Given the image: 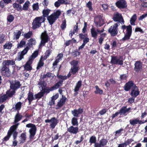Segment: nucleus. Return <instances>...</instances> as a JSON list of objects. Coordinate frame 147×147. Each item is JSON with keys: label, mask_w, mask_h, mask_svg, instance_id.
<instances>
[{"label": "nucleus", "mask_w": 147, "mask_h": 147, "mask_svg": "<svg viewBox=\"0 0 147 147\" xmlns=\"http://www.w3.org/2000/svg\"><path fill=\"white\" fill-rule=\"evenodd\" d=\"M61 11L59 10H57L56 11L47 17V20L50 25H52L58 19L61 15Z\"/></svg>", "instance_id": "1"}, {"label": "nucleus", "mask_w": 147, "mask_h": 147, "mask_svg": "<svg viewBox=\"0 0 147 147\" xmlns=\"http://www.w3.org/2000/svg\"><path fill=\"white\" fill-rule=\"evenodd\" d=\"M125 28H126V33L122 39V40L124 41L128 40L130 38L132 33V27L131 26L129 25L126 26L124 25L122 26V29L124 30Z\"/></svg>", "instance_id": "2"}, {"label": "nucleus", "mask_w": 147, "mask_h": 147, "mask_svg": "<svg viewBox=\"0 0 147 147\" xmlns=\"http://www.w3.org/2000/svg\"><path fill=\"white\" fill-rule=\"evenodd\" d=\"M45 19L42 17H36L33 20L32 24V28L35 30L40 27L41 25V23L45 22Z\"/></svg>", "instance_id": "3"}, {"label": "nucleus", "mask_w": 147, "mask_h": 147, "mask_svg": "<svg viewBox=\"0 0 147 147\" xmlns=\"http://www.w3.org/2000/svg\"><path fill=\"white\" fill-rule=\"evenodd\" d=\"M40 39L41 40L39 45L40 47L45 46L46 43L50 41V39L46 31L42 33Z\"/></svg>", "instance_id": "4"}, {"label": "nucleus", "mask_w": 147, "mask_h": 147, "mask_svg": "<svg viewBox=\"0 0 147 147\" xmlns=\"http://www.w3.org/2000/svg\"><path fill=\"white\" fill-rule=\"evenodd\" d=\"M26 127L28 128H30L29 132L30 134L29 138L30 139H33L36 135L37 128L35 125L29 123L27 124L26 125Z\"/></svg>", "instance_id": "5"}, {"label": "nucleus", "mask_w": 147, "mask_h": 147, "mask_svg": "<svg viewBox=\"0 0 147 147\" xmlns=\"http://www.w3.org/2000/svg\"><path fill=\"white\" fill-rule=\"evenodd\" d=\"M120 25L119 23H116L111 26L108 30V32L111 36H115L118 33V26Z\"/></svg>", "instance_id": "6"}, {"label": "nucleus", "mask_w": 147, "mask_h": 147, "mask_svg": "<svg viewBox=\"0 0 147 147\" xmlns=\"http://www.w3.org/2000/svg\"><path fill=\"white\" fill-rule=\"evenodd\" d=\"M78 61L73 60L70 62V64L72 65L71 68L70 72L73 75L75 74L78 73L79 70V67L78 65Z\"/></svg>", "instance_id": "7"}, {"label": "nucleus", "mask_w": 147, "mask_h": 147, "mask_svg": "<svg viewBox=\"0 0 147 147\" xmlns=\"http://www.w3.org/2000/svg\"><path fill=\"white\" fill-rule=\"evenodd\" d=\"M122 57H123L122 56H120L119 58L118 59L117 57V56H112L110 63L113 64H119L122 65L123 64Z\"/></svg>", "instance_id": "8"}, {"label": "nucleus", "mask_w": 147, "mask_h": 147, "mask_svg": "<svg viewBox=\"0 0 147 147\" xmlns=\"http://www.w3.org/2000/svg\"><path fill=\"white\" fill-rule=\"evenodd\" d=\"M21 86L20 82L18 80H13L10 82V88L11 89L16 91L20 88Z\"/></svg>", "instance_id": "9"}, {"label": "nucleus", "mask_w": 147, "mask_h": 147, "mask_svg": "<svg viewBox=\"0 0 147 147\" xmlns=\"http://www.w3.org/2000/svg\"><path fill=\"white\" fill-rule=\"evenodd\" d=\"M112 19L115 22H118L122 24H124L125 22L121 14L117 12L113 14Z\"/></svg>", "instance_id": "10"}, {"label": "nucleus", "mask_w": 147, "mask_h": 147, "mask_svg": "<svg viewBox=\"0 0 147 147\" xmlns=\"http://www.w3.org/2000/svg\"><path fill=\"white\" fill-rule=\"evenodd\" d=\"M94 22L97 27H100L104 24L102 16L101 15H98L95 17Z\"/></svg>", "instance_id": "11"}, {"label": "nucleus", "mask_w": 147, "mask_h": 147, "mask_svg": "<svg viewBox=\"0 0 147 147\" xmlns=\"http://www.w3.org/2000/svg\"><path fill=\"white\" fill-rule=\"evenodd\" d=\"M136 85L134 83V82L132 80L129 81L125 84L123 88L125 91H128L130 89L132 90V88L136 86Z\"/></svg>", "instance_id": "12"}, {"label": "nucleus", "mask_w": 147, "mask_h": 147, "mask_svg": "<svg viewBox=\"0 0 147 147\" xmlns=\"http://www.w3.org/2000/svg\"><path fill=\"white\" fill-rule=\"evenodd\" d=\"M1 72L2 75L5 77H9L11 74L9 67L2 66L1 70Z\"/></svg>", "instance_id": "13"}, {"label": "nucleus", "mask_w": 147, "mask_h": 147, "mask_svg": "<svg viewBox=\"0 0 147 147\" xmlns=\"http://www.w3.org/2000/svg\"><path fill=\"white\" fill-rule=\"evenodd\" d=\"M115 5L120 9L125 8L127 6V2L125 0H119L115 3Z\"/></svg>", "instance_id": "14"}, {"label": "nucleus", "mask_w": 147, "mask_h": 147, "mask_svg": "<svg viewBox=\"0 0 147 147\" xmlns=\"http://www.w3.org/2000/svg\"><path fill=\"white\" fill-rule=\"evenodd\" d=\"M134 70L136 72H141L142 69V64L140 61H136L134 64Z\"/></svg>", "instance_id": "15"}, {"label": "nucleus", "mask_w": 147, "mask_h": 147, "mask_svg": "<svg viewBox=\"0 0 147 147\" xmlns=\"http://www.w3.org/2000/svg\"><path fill=\"white\" fill-rule=\"evenodd\" d=\"M57 77L58 78L60 79L57 83L55 84L58 88L62 86L63 84V81L67 79V78L66 76H63L61 75H58L57 76Z\"/></svg>", "instance_id": "16"}, {"label": "nucleus", "mask_w": 147, "mask_h": 147, "mask_svg": "<svg viewBox=\"0 0 147 147\" xmlns=\"http://www.w3.org/2000/svg\"><path fill=\"white\" fill-rule=\"evenodd\" d=\"M66 100L67 98L64 95H62L61 98L59 101L56 105V109H59L65 104Z\"/></svg>", "instance_id": "17"}, {"label": "nucleus", "mask_w": 147, "mask_h": 147, "mask_svg": "<svg viewBox=\"0 0 147 147\" xmlns=\"http://www.w3.org/2000/svg\"><path fill=\"white\" fill-rule=\"evenodd\" d=\"M57 89H58V88L55 84L53 86H52L50 88L48 87H46L45 88H42V92L44 95L46 93L48 94L51 91H52L54 90Z\"/></svg>", "instance_id": "18"}, {"label": "nucleus", "mask_w": 147, "mask_h": 147, "mask_svg": "<svg viewBox=\"0 0 147 147\" xmlns=\"http://www.w3.org/2000/svg\"><path fill=\"white\" fill-rule=\"evenodd\" d=\"M108 141L107 139L104 138L101 139L99 142H97L94 144V147H103L107 145Z\"/></svg>", "instance_id": "19"}, {"label": "nucleus", "mask_w": 147, "mask_h": 147, "mask_svg": "<svg viewBox=\"0 0 147 147\" xmlns=\"http://www.w3.org/2000/svg\"><path fill=\"white\" fill-rule=\"evenodd\" d=\"M140 91L139 90L138 88L136 86L132 88L130 95L134 97H136L140 94Z\"/></svg>", "instance_id": "20"}, {"label": "nucleus", "mask_w": 147, "mask_h": 147, "mask_svg": "<svg viewBox=\"0 0 147 147\" xmlns=\"http://www.w3.org/2000/svg\"><path fill=\"white\" fill-rule=\"evenodd\" d=\"M17 129L13 125L11 126L9 129L8 132H9L11 133V134H13V138L15 139L16 137H17L18 134V132L16 130Z\"/></svg>", "instance_id": "21"}, {"label": "nucleus", "mask_w": 147, "mask_h": 147, "mask_svg": "<svg viewBox=\"0 0 147 147\" xmlns=\"http://www.w3.org/2000/svg\"><path fill=\"white\" fill-rule=\"evenodd\" d=\"M83 112V109L81 107H80L78 109H75L71 111V113L75 117H78L79 114H81Z\"/></svg>", "instance_id": "22"}, {"label": "nucleus", "mask_w": 147, "mask_h": 147, "mask_svg": "<svg viewBox=\"0 0 147 147\" xmlns=\"http://www.w3.org/2000/svg\"><path fill=\"white\" fill-rule=\"evenodd\" d=\"M74 126H70L67 128V131L71 134H76L78 131V128L77 126L74 127Z\"/></svg>", "instance_id": "23"}, {"label": "nucleus", "mask_w": 147, "mask_h": 147, "mask_svg": "<svg viewBox=\"0 0 147 147\" xmlns=\"http://www.w3.org/2000/svg\"><path fill=\"white\" fill-rule=\"evenodd\" d=\"M32 63V62L28 60L26 64L24 65V69L28 71L31 70L32 69L31 65Z\"/></svg>", "instance_id": "24"}, {"label": "nucleus", "mask_w": 147, "mask_h": 147, "mask_svg": "<svg viewBox=\"0 0 147 147\" xmlns=\"http://www.w3.org/2000/svg\"><path fill=\"white\" fill-rule=\"evenodd\" d=\"M51 123L50 124V126L51 128L53 129L58 123V120L55 117H53L51 118Z\"/></svg>", "instance_id": "25"}, {"label": "nucleus", "mask_w": 147, "mask_h": 147, "mask_svg": "<svg viewBox=\"0 0 147 147\" xmlns=\"http://www.w3.org/2000/svg\"><path fill=\"white\" fill-rule=\"evenodd\" d=\"M28 97L26 100L27 99L28 100L29 104H31L33 100L35 98L34 97V94L33 93L29 91L28 94Z\"/></svg>", "instance_id": "26"}, {"label": "nucleus", "mask_w": 147, "mask_h": 147, "mask_svg": "<svg viewBox=\"0 0 147 147\" xmlns=\"http://www.w3.org/2000/svg\"><path fill=\"white\" fill-rule=\"evenodd\" d=\"M51 11V10L49 9H44L42 11V16H40L42 18H44L45 19V21L46 20L45 17H47L48 16V15Z\"/></svg>", "instance_id": "27"}, {"label": "nucleus", "mask_w": 147, "mask_h": 147, "mask_svg": "<svg viewBox=\"0 0 147 147\" xmlns=\"http://www.w3.org/2000/svg\"><path fill=\"white\" fill-rule=\"evenodd\" d=\"M90 32L92 37L94 38H96L98 34L97 29L96 30L94 28L92 27L90 30Z\"/></svg>", "instance_id": "28"}, {"label": "nucleus", "mask_w": 147, "mask_h": 147, "mask_svg": "<svg viewBox=\"0 0 147 147\" xmlns=\"http://www.w3.org/2000/svg\"><path fill=\"white\" fill-rule=\"evenodd\" d=\"M22 115L20 114L18 112L15 116L13 123H16L22 119Z\"/></svg>", "instance_id": "29"}, {"label": "nucleus", "mask_w": 147, "mask_h": 147, "mask_svg": "<svg viewBox=\"0 0 147 147\" xmlns=\"http://www.w3.org/2000/svg\"><path fill=\"white\" fill-rule=\"evenodd\" d=\"M38 51H34L32 55L29 57L28 60L33 62V60L38 56Z\"/></svg>", "instance_id": "30"}, {"label": "nucleus", "mask_w": 147, "mask_h": 147, "mask_svg": "<svg viewBox=\"0 0 147 147\" xmlns=\"http://www.w3.org/2000/svg\"><path fill=\"white\" fill-rule=\"evenodd\" d=\"M42 59L43 57L41 56L37 65V66L36 68L37 70L39 69L44 65V63L43 62V61L42 60Z\"/></svg>", "instance_id": "31"}, {"label": "nucleus", "mask_w": 147, "mask_h": 147, "mask_svg": "<svg viewBox=\"0 0 147 147\" xmlns=\"http://www.w3.org/2000/svg\"><path fill=\"white\" fill-rule=\"evenodd\" d=\"M16 93V91L13 90L11 91L10 89L7 90L6 92V94H7L8 98H11L13 97V95Z\"/></svg>", "instance_id": "32"}, {"label": "nucleus", "mask_w": 147, "mask_h": 147, "mask_svg": "<svg viewBox=\"0 0 147 147\" xmlns=\"http://www.w3.org/2000/svg\"><path fill=\"white\" fill-rule=\"evenodd\" d=\"M20 143H23L25 142L26 138V133H22L20 137Z\"/></svg>", "instance_id": "33"}, {"label": "nucleus", "mask_w": 147, "mask_h": 147, "mask_svg": "<svg viewBox=\"0 0 147 147\" xmlns=\"http://www.w3.org/2000/svg\"><path fill=\"white\" fill-rule=\"evenodd\" d=\"M137 16L136 14H134L131 17L130 21L131 24L132 25H135V22L137 19Z\"/></svg>", "instance_id": "34"}, {"label": "nucleus", "mask_w": 147, "mask_h": 147, "mask_svg": "<svg viewBox=\"0 0 147 147\" xmlns=\"http://www.w3.org/2000/svg\"><path fill=\"white\" fill-rule=\"evenodd\" d=\"M82 81L81 80L78 81L76 84L74 89L76 91H79L80 89L82 86Z\"/></svg>", "instance_id": "35"}, {"label": "nucleus", "mask_w": 147, "mask_h": 147, "mask_svg": "<svg viewBox=\"0 0 147 147\" xmlns=\"http://www.w3.org/2000/svg\"><path fill=\"white\" fill-rule=\"evenodd\" d=\"M13 6L14 8H16L18 11H22V10L21 5L16 3L13 4Z\"/></svg>", "instance_id": "36"}, {"label": "nucleus", "mask_w": 147, "mask_h": 147, "mask_svg": "<svg viewBox=\"0 0 147 147\" xmlns=\"http://www.w3.org/2000/svg\"><path fill=\"white\" fill-rule=\"evenodd\" d=\"M89 142L90 143V144H95L96 142V136H92L90 138Z\"/></svg>", "instance_id": "37"}, {"label": "nucleus", "mask_w": 147, "mask_h": 147, "mask_svg": "<svg viewBox=\"0 0 147 147\" xmlns=\"http://www.w3.org/2000/svg\"><path fill=\"white\" fill-rule=\"evenodd\" d=\"M12 46V43L10 42H6L5 43V44L3 45V48L4 49H11Z\"/></svg>", "instance_id": "38"}, {"label": "nucleus", "mask_w": 147, "mask_h": 147, "mask_svg": "<svg viewBox=\"0 0 147 147\" xmlns=\"http://www.w3.org/2000/svg\"><path fill=\"white\" fill-rule=\"evenodd\" d=\"M30 4L29 1L28 0L23 5V8H22V10L25 11H27L28 10L29 7V4Z\"/></svg>", "instance_id": "39"}, {"label": "nucleus", "mask_w": 147, "mask_h": 147, "mask_svg": "<svg viewBox=\"0 0 147 147\" xmlns=\"http://www.w3.org/2000/svg\"><path fill=\"white\" fill-rule=\"evenodd\" d=\"M33 35L32 31H29L28 32L25 33L24 34V36L25 38L29 39Z\"/></svg>", "instance_id": "40"}, {"label": "nucleus", "mask_w": 147, "mask_h": 147, "mask_svg": "<svg viewBox=\"0 0 147 147\" xmlns=\"http://www.w3.org/2000/svg\"><path fill=\"white\" fill-rule=\"evenodd\" d=\"M78 119L75 117L72 118L71 120V123L73 126H78Z\"/></svg>", "instance_id": "41"}, {"label": "nucleus", "mask_w": 147, "mask_h": 147, "mask_svg": "<svg viewBox=\"0 0 147 147\" xmlns=\"http://www.w3.org/2000/svg\"><path fill=\"white\" fill-rule=\"evenodd\" d=\"M138 118L130 119L129 121L130 124L132 126L138 124Z\"/></svg>", "instance_id": "42"}, {"label": "nucleus", "mask_w": 147, "mask_h": 147, "mask_svg": "<svg viewBox=\"0 0 147 147\" xmlns=\"http://www.w3.org/2000/svg\"><path fill=\"white\" fill-rule=\"evenodd\" d=\"M8 98L7 94H3V95L0 96V103H2L5 102Z\"/></svg>", "instance_id": "43"}, {"label": "nucleus", "mask_w": 147, "mask_h": 147, "mask_svg": "<svg viewBox=\"0 0 147 147\" xmlns=\"http://www.w3.org/2000/svg\"><path fill=\"white\" fill-rule=\"evenodd\" d=\"M96 90L94 91V92L96 94H102L103 93V91L102 90L100 89L99 88L98 86H95Z\"/></svg>", "instance_id": "44"}, {"label": "nucleus", "mask_w": 147, "mask_h": 147, "mask_svg": "<svg viewBox=\"0 0 147 147\" xmlns=\"http://www.w3.org/2000/svg\"><path fill=\"white\" fill-rule=\"evenodd\" d=\"M124 130L123 129L121 128L120 129L116 131L115 132V138H117L118 136H120L121 134V131Z\"/></svg>", "instance_id": "45"}, {"label": "nucleus", "mask_w": 147, "mask_h": 147, "mask_svg": "<svg viewBox=\"0 0 147 147\" xmlns=\"http://www.w3.org/2000/svg\"><path fill=\"white\" fill-rule=\"evenodd\" d=\"M22 103L21 102H18L15 105V108L16 110L19 111L22 107Z\"/></svg>", "instance_id": "46"}, {"label": "nucleus", "mask_w": 147, "mask_h": 147, "mask_svg": "<svg viewBox=\"0 0 147 147\" xmlns=\"http://www.w3.org/2000/svg\"><path fill=\"white\" fill-rule=\"evenodd\" d=\"M126 108V106L123 107L121 108L119 111V114L120 115H124L127 113Z\"/></svg>", "instance_id": "47"}, {"label": "nucleus", "mask_w": 147, "mask_h": 147, "mask_svg": "<svg viewBox=\"0 0 147 147\" xmlns=\"http://www.w3.org/2000/svg\"><path fill=\"white\" fill-rule=\"evenodd\" d=\"M44 95V94L42 91H40L38 92L37 94H35L34 98L35 99L38 98H41Z\"/></svg>", "instance_id": "48"}, {"label": "nucleus", "mask_w": 147, "mask_h": 147, "mask_svg": "<svg viewBox=\"0 0 147 147\" xmlns=\"http://www.w3.org/2000/svg\"><path fill=\"white\" fill-rule=\"evenodd\" d=\"M92 3L91 1H89L86 4V7L88 8V10L90 11H92L93 10V8L92 7Z\"/></svg>", "instance_id": "49"}, {"label": "nucleus", "mask_w": 147, "mask_h": 147, "mask_svg": "<svg viewBox=\"0 0 147 147\" xmlns=\"http://www.w3.org/2000/svg\"><path fill=\"white\" fill-rule=\"evenodd\" d=\"M51 77H53V74L50 72H47L46 74L43 75V76L42 77V78L44 79L47 77L50 78Z\"/></svg>", "instance_id": "50"}, {"label": "nucleus", "mask_w": 147, "mask_h": 147, "mask_svg": "<svg viewBox=\"0 0 147 147\" xmlns=\"http://www.w3.org/2000/svg\"><path fill=\"white\" fill-rule=\"evenodd\" d=\"M14 18V17L13 15L11 14L7 16V21L9 23H11L13 20Z\"/></svg>", "instance_id": "51"}, {"label": "nucleus", "mask_w": 147, "mask_h": 147, "mask_svg": "<svg viewBox=\"0 0 147 147\" xmlns=\"http://www.w3.org/2000/svg\"><path fill=\"white\" fill-rule=\"evenodd\" d=\"M26 41L24 40H21L19 43H18L17 45V48H21L23 47V46L26 44Z\"/></svg>", "instance_id": "52"}, {"label": "nucleus", "mask_w": 147, "mask_h": 147, "mask_svg": "<svg viewBox=\"0 0 147 147\" xmlns=\"http://www.w3.org/2000/svg\"><path fill=\"white\" fill-rule=\"evenodd\" d=\"M33 10L34 11H37L39 9L38 3V2L34 4L32 6Z\"/></svg>", "instance_id": "53"}, {"label": "nucleus", "mask_w": 147, "mask_h": 147, "mask_svg": "<svg viewBox=\"0 0 147 147\" xmlns=\"http://www.w3.org/2000/svg\"><path fill=\"white\" fill-rule=\"evenodd\" d=\"M11 135V133L10 132H8L7 135L2 139L3 141H8Z\"/></svg>", "instance_id": "54"}, {"label": "nucleus", "mask_w": 147, "mask_h": 147, "mask_svg": "<svg viewBox=\"0 0 147 147\" xmlns=\"http://www.w3.org/2000/svg\"><path fill=\"white\" fill-rule=\"evenodd\" d=\"M59 137H61V138L62 137V136L61 135H59V133H58L55 135L54 137H52V139L51 142H53L54 140H57L59 138Z\"/></svg>", "instance_id": "55"}, {"label": "nucleus", "mask_w": 147, "mask_h": 147, "mask_svg": "<svg viewBox=\"0 0 147 147\" xmlns=\"http://www.w3.org/2000/svg\"><path fill=\"white\" fill-rule=\"evenodd\" d=\"M79 38L81 40H83L87 37L88 36V34L87 33L85 34L83 33H80L79 34Z\"/></svg>", "instance_id": "56"}, {"label": "nucleus", "mask_w": 147, "mask_h": 147, "mask_svg": "<svg viewBox=\"0 0 147 147\" xmlns=\"http://www.w3.org/2000/svg\"><path fill=\"white\" fill-rule=\"evenodd\" d=\"M66 21L65 20L62 21V23L61 24V28L62 30H64V29L66 27Z\"/></svg>", "instance_id": "57"}, {"label": "nucleus", "mask_w": 147, "mask_h": 147, "mask_svg": "<svg viewBox=\"0 0 147 147\" xmlns=\"http://www.w3.org/2000/svg\"><path fill=\"white\" fill-rule=\"evenodd\" d=\"M38 84L41 86L42 88H43L44 87H46L47 84L45 83V81L43 80L40 81Z\"/></svg>", "instance_id": "58"}, {"label": "nucleus", "mask_w": 147, "mask_h": 147, "mask_svg": "<svg viewBox=\"0 0 147 147\" xmlns=\"http://www.w3.org/2000/svg\"><path fill=\"white\" fill-rule=\"evenodd\" d=\"M78 22L76 23V25H75L74 27L73 31L77 33L79 30L78 28Z\"/></svg>", "instance_id": "59"}, {"label": "nucleus", "mask_w": 147, "mask_h": 147, "mask_svg": "<svg viewBox=\"0 0 147 147\" xmlns=\"http://www.w3.org/2000/svg\"><path fill=\"white\" fill-rule=\"evenodd\" d=\"M5 36L2 34L0 35V43L2 44L3 43L5 40Z\"/></svg>", "instance_id": "60"}, {"label": "nucleus", "mask_w": 147, "mask_h": 147, "mask_svg": "<svg viewBox=\"0 0 147 147\" xmlns=\"http://www.w3.org/2000/svg\"><path fill=\"white\" fill-rule=\"evenodd\" d=\"M9 60H5L3 61V62L2 63V66L9 67Z\"/></svg>", "instance_id": "61"}, {"label": "nucleus", "mask_w": 147, "mask_h": 147, "mask_svg": "<svg viewBox=\"0 0 147 147\" xmlns=\"http://www.w3.org/2000/svg\"><path fill=\"white\" fill-rule=\"evenodd\" d=\"M146 122H147V118L146 119V120H140L138 118V124L140 125H141L142 124H144Z\"/></svg>", "instance_id": "62"}, {"label": "nucleus", "mask_w": 147, "mask_h": 147, "mask_svg": "<svg viewBox=\"0 0 147 147\" xmlns=\"http://www.w3.org/2000/svg\"><path fill=\"white\" fill-rule=\"evenodd\" d=\"M134 141V140L132 139H128L125 142L123 143L127 146L130 144L133 141Z\"/></svg>", "instance_id": "63"}, {"label": "nucleus", "mask_w": 147, "mask_h": 147, "mask_svg": "<svg viewBox=\"0 0 147 147\" xmlns=\"http://www.w3.org/2000/svg\"><path fill=\"white\" fill-rule=\"evenodd\" d=\"M127 78V76L125 74H123L121 75L120 76V80H126Z\"/></svg>", "instance_id": "64"}]
</instances>
